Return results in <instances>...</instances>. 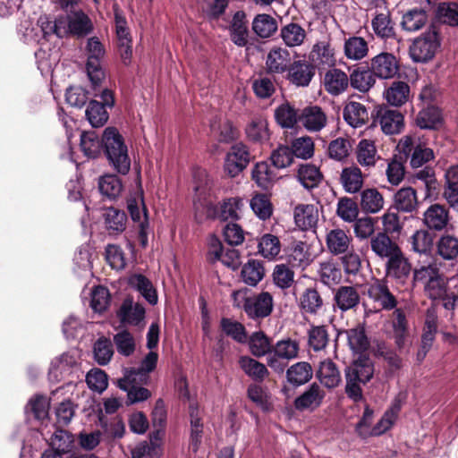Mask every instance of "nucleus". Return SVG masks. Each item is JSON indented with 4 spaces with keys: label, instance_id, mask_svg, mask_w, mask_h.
<instances>
[{
    "label": "nucleus",
    "instance_id": "obj_1",
    "mask_svg": "<svg viewBox=\"0 0 458 458\" xmlns=\"http://www.w3.org/2000/svg\"><path fill=\"white\" fill-rule=\"evenodd\" d=\"M102 145L112 167L121 174H127L131 169V159L124 139L116 128L106 127L104 130Z\"/></svg>",
    "mask_w": 458,
    "mask_h": 458
},
{
    "label": "nucleus",
    "instance_id": "obj_2",
    "mask_svg": "<svg viewBox=\"0 0 458 458\" xmlns=\"http://www.w3.org/2000/svg\"><path fill=\"white\" fill-rule=\"evenodd\" d=\"M374 375L373 361L366 356H360L345 369V393L353 402L362 399L361 385L369 382Z\"/></svg>",
    "mask_w": 458,
    "mask_h": 458
},
{
    "label": "nucleus",
    "instance_id": "obj_3",
    "mask_svg": "<svg viewBox=\"0 0 458 458\" xmlns=\"http://www.w3.org/2000/svg\"><path fill=\"white\" fill-rule=\"evenodd\" d=\"M413 280L423 284L426 295L433 301L445 296L447 291L445 278L433 264L416 268L413 272Z\"/></svg>",
    "mask_w": 458,
    "mask_h": 458
},
{
    "label": "nucleus",
    "instance_id": "obj_4",
    "mask_svg": "<svg viewBox=\"0 0 458 458\" xmlns=\"http://www.w3.org/2000/svg\"><path fill=\"white\" fill-rule=\"evenodd\" d=\"M88 61L86 71L94 89H97L105 78L100 61L105 55V48L97 37L88 39L87 46Z\"/></svg>",
    "mask_w": 458,
    "mask_h": 458
},
{
    "label": "nucleus",
    "instance_id": "obj_5",
    "mask_svg": "<svg viewBox=\"0 0 458 458\" xmlns=\"http://www.w3.org/2000/svg\"><path fill=\"white\" fill-rule=\"evenodd\" d=\"M440 47L437 31L428 30L415 38L410 47V56L416 63H426L431 60Z\"/></svg>",
    "mask_w": 458,
    "mask_h": 458
},
{
    "label": "nucleus",
    "instance_id": "obj_6",
    "mask_svg": "<svg viewBox=\"0 0 458 458\" xmlns=\"http://www.w3.org/2000/svg\"><path fill=\"white\" fill-rule=\"evenodd\" d=\"M300 344L297 340L285 338L278 341L267 357V365L276 372L284 369L285 363L298 357Z\"/></svg>",
    "mask_w": 458,
    "mask_h": 458
},
{
    "label": "nucleus",
    "instance_id": "obj_7",
    "mask_svg": "<svg viewBox=\"0 0 458 458\" xmlns=\"http://www.w3.org/2000/svg\"><path fill=\"white\" fill-rule=\"evenodd\" d=\"M127 209L131 219L138 224L141 245L148 243V221L142 191H138L127 199Z\"/></svg>",
    "mask_w": 458,
    "mask_h": 458
},
{
    "label": "nucleus",
    "instance_id": "obj_8",
    "mask_svg": "<svg viewBox=\"0 0 458 458\" xmlns=\"http://www.w3.org/2000/svg\"><path fill=\"white\" fill-rule=\"evenodd\" d=\"M250 161V154L248 148L242 143L233 145L226 154L225 160V172L230 177L237 176L242 172Z\"/></svg>",
    "mask_w": 458,
    "mask_h": 458
},
{
    "label": "nucleus",
    "instance_id": "obj_9",
    "mask_svg": "<svg viewBox=\"0 0 458 458\" xmlns=\"http://www.w3.org/2000/svg\"><path fill=\"white\" fill-rule=\"evenodd\" d=\"M80 353L77 350H72L55 358L49 369V379L60 381L64 376L72 373L79 363Z\"/></svg>",
    "mask_w": 458,
    "mask_h": 458
},
{
    "label": "nucleus",
    "instance_id": "obj_10",
    "mask_svg": "<svg viewBox=\"0 0 458 458\" xmlns=\"http://www.w3.org/2000/svg\"><path fill=\"white\" fill-rule=\"evenodd\" d=\"M208 259L210 261H221L225 266L236 269L240 263V252L235 249L225 250L221 242L212 237L209 241V249L208 252Z\"/></svg>",
    "mask_w": 458,
    "mask_h": 458
},
{
    "label": "nucleus",
    "instance_id": "obj_11",
    "mask_svg": "<svg viewBox=\"0 0 458 458\" xmlns=\"http://www.w3.org/2000/svg\"><path fill=\"white\" fill-rule=\"evenodd\" d=\"M325 397L324 389L318 384L312 383L294 400V407L300 411H312L322 404Z\"/></svg>",
    "mask_w": 458,
    "mask_h": 458
},
{
    "label": "nucleus",
    "instance_id": "obj_12",
    "mask_svg": "<svg viewBox=\"0 0 458 458\" xmlns=\"http://www.w3.org/2000/svg\"><path fill=\"white\" fill-rule=\"evenodd\" d=\"M274 307L272 295L267 292L250 295L249 304L246 307V314L252 319H259L268 317Z\"/></svg>",
    "mask_w": 458,
    "mask_h": 458
},
{
    "label": "nucleus",
    "instance_id": "obj_13",
    "mask_svg": "<svg viewBox=\"0 0 458 458\" xmlns=\"http://www.w3.org/2000/svg\"><path fill=\"white\" fill-rule=\"evenodd\" d=\"M315 76V66L306 60L291 63L287 70V79L298 87H307Z\"/></svg>",
    "mask_w": 458,
    "mask_h": 458
},
{
    "label": "nucleus",
    "instance_id": "obj_14",
    "mask_svg": "<svg viewBox=\"0 0 458 458\" xmlns=\"http://www.w3.org/2000/svg\"><path fill=\"white\" fill-rule=\"evenodd\" d=\"M292 63L290 52L281 47L269 50L266 58V71L269 74H283L287 72Z\"/></svg>",
    "mask_w": 458,
    "mask_h": 458
},
{
    "label": "nucleus",
    "instance_id": "obj_15",
    "mask_svg": "<svg viewBox=\"0 0 458 458\" xmlns=\"http://www.w3.org/2000/svg\"><path fill=\"white\" fill-rule=\"evenodd\" d=\"M368 295L383 310H391L396 307L395 297L389 291L386 283L382 280H374L369 284Z\"/></svg>",
    "mask_w": 458,
    "mask_h": 458
},
{
    "label": "nucleus",
    "instance_id": "obj_16",
    "mask_svg": "<svg viewBox=\"0 0 458 458\" xmlns=\"http://www.w3.org/2000/svg\"><path fill=\"white\" fill-rule=\"evenodd\" d=\"M357 163L363 168L369 170L374 168L381 159L374 140L362 139L355 148Z\"/></svg>",
    "mask_w": 458,
    "mask_h": 458
},
{
    "label": "nucleus",
    "instance_id": "obj_17",
    "mask_svg": "<svg viewBox=\"0 0 458 458\" xmlns=\"http://www.w3.org/2000/svg\"><path fill=\"white\" fill-rule=\"evenodd\" d=\"M371 70L376 77L387 80L395 76L399 65L395 56L389 53H380L371 60Z\"/></svg>",
    "mask_w": 458,
    "mask_h": 458
},
{
    "label": "nucleus",
    "instance_id": "obj_18",
    "mask_svg": "<svg viewBox=\"0 0 458 458\" xmlns=\"http://www.w3.org/2000/svg\"><path fill=\"white\" fill-rule=\"evenodd\" d=\"M310 56L318 67L333 68L336 64L335 50L329 38L317 41L312 47Z\"/></svg>",
    "mask_w": 458,
    "mask_h": 458
},
{
    "label": "nucleus",
    "instance_id": "obj_19",
    "mask_svg": "<svg viewBox=\"0 0 458 458\" xmlns=\"http://www.w3.org/2000/svg\"><path fill=\"white\" fill-rule=\"evenodd\" d=\"M377 123L386 135L399 134L404 128L403 115L397 110L386 108L378 111Z\"/></svg>",
    "mask_w": 458,
    "mask_h": 458
},
{
    "label": "nucleus",
    "instance_id": "obj_20",
    "mask_svg": "<svg viewBox=\"0 0 458 458\" xmlns=\"http://www.w3.org/2000/svg\"><path fill=\"white\" fill-rule=\"evenodd\" d=\"M299 120L307 131L317 132L326 127L327 115L320 106H310L302 109Z\"/></svg>",
    "mask_w": 458,
    "mask_h": 458
},
{
    "label": "nucleus",
    "instance_id": "obj_21",
    "mask_svg": "<svg viewBox=\"0 0 458 458\" xmlns=\"http://www.w3.org/2000/svg\"><path fill=\"white\" fill-rule=\"evenodd\" d=\"M318 217V209L313 204H299L294 208V223L302 231L314 230L317 227Z\"/></svg>",
    "mask_w": 458,
    "mask_h": 458
},
{
    "label": "nucleus",
    "instance_id": "obj_22",
    "mask_svg": "<svg viewBox=\"0 0 458 458\" xmlns=\"http://www.w3.org/2000/svg\"><path fill=\"white\" fill-rule=\"evenodd\" d=\"M137 380L133 371H124L123 377L118 380V386L127 392L131 403L143 402L150 397L148 389L136 386Z\"/></svg>",
    "mask_w": 458,
    "mask_h": 458
},
{
    "label": "nucleus",
    "instance_id": "obj_23",
    "mask_svg": "<svg viewBox=\"0 0 458 458\" xmlns=\"http://www.w3.org/2000/svg\"><path fill=\"white\" fill-rule=\"evenodd\" d=\"M323 85L329 95L339 96L348 89L349 77L343 70L333 67L325 73Z\"/></svg>",
    "mask_w": 458,
    "mask_h": 458
},
{
    "label": "nucleus",
    "instance_id": "obj_24",
    "mask_svg": "<svg viewBox=\"0 0 458 458\" xmlns=\"http://www.w3.org/2000/svg\"><path fill=\"white\" fill-rule=\"evenodd\" d=\"M339 181L343 189L347 193L354 194L360 191L362 189L364 184V174L358 165H352L343 168Z\"/></svg>",
    "mask_w": 458,
    "mask_h": 458
},
{
    "label": "nucleus",
    "instance_id": "obj_25",
    "mask_svg": "<svg viewBox=\"0 0 458 458\" xmlns=\"http://www.w3.org/2000/svg\"><path fill=\"white\" fill-rule=\"evenodd\" d=\"M326 244L331 254H344L352 249V236L343 229H332L327 233Z\"/></svg>",
    "mask_w": 458,
    "mask_h": 458
},
{
    "label": "nucleus",
    "instance_id": "obj_26",
    "mask_svg": "<svg viewBox=\"0 0 458 458\" xmlns=\"http://www.w3.org/2000/svg\"><path fill=\"white\" fill-rule=\"evenodd\" d=\"M320 384L328 389L337 387L342 382V376L336 364L329 359L319 363L316 374Z\"/></svg>",
    "mask_w": 458,
    "mask_h": 458
},
{
    "label": "nucleus",
    "instance_id": "obj_27",
    "mask_svg": "<svg viewBox=\"0 0 458 458\" xmlns=\"http://www.w3.org/2000/svg\"><path fill=\"white\" fill-rule=\"evenodd\" d=\"M447 209L439 204H433L423 214V224L431 230L441 231L447 225Z\"/></svg>",
    "mask_w": 458,
    "mask_h": 458
},
{
    "label": "nucleus",
    "instance_id": "obj_28",
    "mask_svg": "<svg viewBox=\"0 0 458 458\" xmlns=\"http://www.w3.org/2000/svg\"><path fill=\"white\" fill-rule=\"evenodd\" d=\"M370 248L375 255L386 259L401 248L386 233H377L370 238Z\"/></svg>",
    "mask_w": 458,
    "mask_h": 458
},
{
    "label": "nucleus",
    "instance_id": "obj_29",
    "mask_svg": "<svg viewBox=\"0 0 458 458\" xmlns=\"http://www.w3.org/2000/svg\"><path fill=\"white\" fill-rule=\"evenodd\" d=\"M435 235L426 229L415 231L408 239L411 250L420 255L428 256L434 248Z\"/></svg>",
    "mask_w": 458,
    "mask_h": 458
},
{
    "label": "nucleus",
    "instance_id": "obj_30",
    "mask_svg": "<svg viewBox=\"0 0 458 458\" xmlns=\"http://www.w3.org/2000/svg\"><path fill=\"white\" fill-rule=\"evenodd\" d=\"M411 269V264L401 249L386 259V270L390 276L405 278L410 275Z\"/></svg>",
    "mask_w": 458,
    "mask_h": 458
},
{
    "label": "nucleus",
    "instance_id": "obj_31",
    "mask_svg": "<svg viewBox=\"0 0 458 458\" xmlns=\"http://www.w3.org/2000/svg\"><path fill=\"white\" fill-rule=\"evenodd\" d=\"M50 399L43 394L32 396L26 406V413L29 418L33 417L36 420L44 423L48 420Z\"/></svg>",
    "mask_w": 458,
    "mask_h": 458
},
{
    "label": "nucleus",
    "instance_id": "obj_32",
    "mask_svg": "<svg viewBox=\"0 0 458 458\" xmlns=\"http://www.w3.org/2000/svg\"><path fill=\"white\" fill-rule=\"evenodd\" d=\"M280 38L286 47L293 48L305 42L307 33L300 24L290 22L280 29Z\"/></svg>",
    "mask_w": 458,
    "mask_h": 458
},
{
    "label": "nucleus",
    "instance_id": "obj_33",
    "mask_svg": "<svg viewBox=\"0 0 458 458\" xmlns=\"http://www.w3.org/2000/svg\"><path fill=\"white\" fill-rule=\"evenodd\" d=\"M334 301L335 306L344 312L360 303V294L352 286H340L335 292Z\"/></svg>",
    "mask_w": 458,
    "mask_h": 458
},
{
    "label": "nucleus",
    "instance_id": "obj_34",
    "mask_svg": "<svg viewBox=\"0 0 458 458\" xmlns=\"http://www.w3.org/2000/svg\"><path fill=\"white\" fill-rule=\"evenodd\" d=\"M229 33L232 41L238 47H244L247 44L248 28L244 12L238 11L234 13L229 27Z\"/></svg>",
    "mask_w": 458,
    "mask_h": 458
},
{
    "label": "nucleus",
    "instance_id": "obj_35",
    "mask_svg": "<svg viewBox=\"0 0 458 458\" xmlns=\"http://www.w3.org/2000/svg\"><path fill=\"white\" fill-rule=\"evenodd\" d=\"M343 114L344 121L352 128L363 126L369 119L365 106L355 101H351L345 105Z\"/></svg>",
    "mask_w": 458,
    "mask_h": 458
},
{
    "label": "nucleus",
    "instance_id": "obj_36",
    "mask_svg": "<svg viewBox=\"0 0 458 458\" xmlns=\"http://www.w3.org/2000/svg\"><path fill=\"white\" fill-rule=\"evenodd\" d=\"M118 317L123 323L139 325L145 318V309L142 305L126 299L118 311Z\"/></svg>",
    "mask_w": 458,
    "mask_h": 458
},
{
    "label": "nucleus",
    "instance_id": "obj_37",
    "mask_svg": "<svg viewBox=\"0 0 458 458\" xmlns=\"http://www.w3.org/2000/svg\"><path fill=\"white\" fill-rule=\"evenodd\" d=\"M371 26L377 37L387 39L395 37L394 23L389 12L377 13L371 21Z\"/></svg>",
    "mask_w": 458,
    "mask_h": 458
},
{
    "label": "nucleus",
    "instance_id": "obj_38",
    "mask_svg": "<svg viewBox=\"0 0 458 458\" xmlns=\"http://www.w3.org/2000/svg\"><path fill=\"white\" fill-rule=\"evenodd\" d=\"M129 284L136 289L151 305L157 302V293L152 283L144 276L135 274L129 277Z\"/></svg>",
    "mask_w": 458,
    "mask_h": 458
},
{
    "label": "nucleus",
    "instance_id": "obj_39",
    "mask_svg": "<svg viewBox=\"0 0 458 458\" xmlns=\"http://www.w3.org/2000/svg\"><path fill=\"white\" fill-rule=\"evenodd\" d=\"M384 198L376 188H368L360 193V207L365 213L376 214L384 208Z\"/></svg>",
    "mask_w": 458,
    "mask_h": 458
},
{
    "label": "nucleus",
    "instance_id": "obj_40",
    "mask_svg": "<svg viewBox=\"0 0 458 458\" xmlns=\"http://www.w3.org/2000/svg\"><path fill=\"white\" fill-rule=\"evenodd\" d=\"M384 97L391 106H401L409 100L410 87L403 81H394L385 91Z\"/></svg>",
    "mask_w": 458,
    "mask_h": 458
},
{
    "label": "nucleus",
    "instance_id": "obj_41",
    "mask_svg": "<svg viewBox=\"0 0 458 458\" xmlns=\"http://www.w3.org/2000/svg\"><path fill=\"white\" fill-rule=\"evenodd\" d=\"M252 179L259 187L267 190L277 180V174L268 163L259 162L252 169Z\"/></svg>",
    "mask_w": 458,
    "mask_h": 458
},
{
    "label": "nucleus",
    "instance_id": "obj_42",
    "mask_svg": "<svg viewBox=\"0 0 458 458\" xmlns=\"http://www.w3.org/2000/svg\"><path fill=\"white\" fill-rule=\"evenodd\" d=\"M239 365L243 372L254 381L262 382L268 376V370L265 364L249 356L241 357Z\"/></svg>",
    "mask_w": 458,
    "mask_h": 458
},
{
    "label": "nucleus",
    "instance_id": "obj_43",
    "mask_svg": "<svg viewBox=\"0 0 458 458\" xmlns=\"http://www.w3.org/2000/svg\"><path fill=\"white\" fill-rule=\"evenodd\" d=\"M344 52L347 59L360 61L368 55V42L361 37H351L344 42Z\"/></svg>",
    "mask_w": 458,
    "mask_h": 458
},
{
    "label": "nucleus",
    "instance_id": "obj_44",
    "mask_svg": "<svg viewBox=\"0 0 458 458\" xmlns=\"http://www.w3.org/2000/svg\"><path fill=\"white\" fill-rule=\"evenodd\" d=\"M265 269L262 263L250 259L243 265L241 270L242 281L250 286H256L264 277Z\"/></svg>",
    "mask_w": 458,
    "mask_h": 458
},
{
    "label": "nucleus",
    "instance_id": "obj_45",
    "mask_svg": "<svg viewBox=\"0 0 458 458\" xmlns=\"http://www.w3.org/2000/svg\"><path fill=\"white\" fill-rule=\"evenodd\" d=\"M244 207L243 199L232 197L224 199L219 207V217L224 220H238Z\"/></svg>",
    "mask_w": 458,
    "mask_h": 458
},
{
    "label": "nucleus",
    "instance_id": "obj_46",
    "mask_svg": "<svg viewBox=\"0 0 458 458\" xmlns=\"http://www.w3.org/2000/svg\"><path fill=\"white\" fill-rule=\"evenodd\" d=\"M397 210L410 213L418 206L416 191L411 187H404L397 191L394 197Z\"/></svg>",
    "mask_w": 458,
    "mask_h": 458
},
{
    "label": "nucleus",
    "instance_id": "obj_47",
    "mask_svg": "<svg viewBox=\"0 0 458 458\" xmlns=\"http://www.w3.org/2000/svg\"><path fill=\"white\" fill-rule=\"evenodd\" d=\"M191 434L189 448L193 453H197L199 449L203 435V424L197 408L192 405L190 407Z\"/></svg>",
    "mask_w": 458,
    "mask_h": 458
},
{
    "label": "nucleus",
    "instance_id": "obj_48",
    "mask_svg": "<svg viewBox=\"0 0 458 458\" xmlns=\"http://www.w3.org/2000/svg\"><path fill=\"white\" fill-rule=\"evenodd\" d=\"M297 177L304 188L310 190L320 183L322 174L315 165L302 164L299 166Z\"/></svg>",
    "mask_w": 458,
    "mask_h": 458
},
{
    "label": "nucleus",
    "instance_id": "obj_49",
    "mask_svg": "<svg viewBox=\"0 0 458 458\" xmlns=\"http://www.w3.org/2000/svg\"><path fill=\"white\" fill-rule=\"evenodd\" d=\"M248 139L254 142H265L269 139L267 122L263 117L253 118L245 129Z\"/></svg>",
    "mask_w": 458,
    "mask_h": 458
},
{
    "label": "nucleus",
    "instance_id": "obj_50",
    "mask_svg": "<svg viewBox=\"0 0 458 458\" xmlns=\"http://www.w3.org/2000/svg\"><path fill=\"white\" fill-rule=\"evenodd\" d=\"M253 31L260 38L271 37L277 30V22L269 14L261 13L255 16L252 21Z\"/></svg>",
    "mask_w": 458,
    "mask_h": 458
},
{
    "label": "nucleus",
    "instance_id": "obj_51",
    "mask_svg": "<svg viewBox=\"0 0 458 458\" xmlns=\"http://www.w3.org/2000/svg\"><path fill=\"white\" fill-rule=\"evenodd\" d=\"M286 377L292 385H303L312 377L311 366L305 361L297 362L287 369Z\"/></svg>",
    "mask_w": 458,
    "mask_h": 458
},
{
    "label": "nucleus",
    "instance_id": "obj_52",
    "mask_svg": "<svg viewBox=\"0 0 458 458\" xmlns=\"http://www.w3.org/2000/svg\"><path fill=\"white\" fill-rule=\"evenodd\" d=\"M375 74L372 70H354L349 77V85L360 92L369 91L375 84Z\"/></svg>",
    "mask_w": 458,
    "mask_h": 458
},
{
    "label": "nucleus",
    "instance_id": "obj_53",
    "mask_svg": "<svg viewBox=\"0 0 458 458\" xmlns=\"http://www.w3.org/2000/svg\"><path fill=\"white\" fill-rule=\"evenodd\" d=\"M441 111L434 106L423 108L416 118V123L421 129H435L441 123Z\"/></svg>",
    "mask_w": 458,
    "mask_h": 458
},
{
    "label": "nucleus",
    "instance_id": "obj_54",
    "mask_svg": "<svg viewBox=\"0 0 458 458\" xmlns=\"http://www.w3.org/2000/svg\"><path fill=\"white\" fill-rule=\"evenodd\" d=\"M70 33L78 37L85 36L92 30L89 18L82 12H73L68 14Z\"/></svg>",
    "mask_w": 458,
    "mask_h": 458
},
{
    "label": "nucleus",
    "instance_id": "obj_55",
    "mask_svg": "<svg viewBox=\"0 0 458 458\" xmlns=\"http://www.w3.org/2000/svg\"><path fill=\"white\" fill-rule=\"evenodd\" d=\"M427 18V13L422 9H412L403 15L401 25L404 30L417 31L425 25Z\"/></svg>",
    "mask_w": 458,
    "mask_h": 458
},
{
    "label": "nucleus",
    "instance_id": "obj_56",
    "mask_svg": "<svg viewBox=\"0 0 458 458\" xmlns=\"http://www.w3.org/2000/svg\"><path fill=\"white\" fill-rule=\"evenodd\" d=\"M299 303L303 312L316 314L322 307L323 301L316 289L308 288L301 295Z\"/></svg>",
    "mask_w": 458,
    "mask_h": 458
},
{
    "label": "nucleus",
    "instance_id": "obj_57",
    "mask_svg": "<svg viewBox=\"0 0 458 458\" xmlns=\"http://www.w3.org/2000/svg\"><path fill=\"white\" fill-rule=\"evenodd\" d=\"M329 341L326 326H311L308 331V344L314 352L324 350Z\"/></svg>",
    "mask_w": 458,
    "mask_h": 458
},
{
    "label": "nucleus",
    "instance_id": "obj_58",
    "mask_svg": "<svg viewBox=\"0 0 458 458\" xmlns=\"http://www.w3.org/2000/svg\"><path fill=\"white\" fill-rule=\"evenodd\" d=\"M98 188L104 196L114 199L122 192L123 184L118 176L114 174H106L99 178Z\"/></svg>",
    "mask_w": 458,
    "mask_h": 458
},
{
    "label": "nucleus",
    "instance_id": "obj_59",
    "mask_svg": "<svg viewBox=\"0 0 458 458\" xmlns=\"http://www.w3.org/2000/svg\"><path fill=\"white\" fill-rule=\"evenodd\" d=\"M259 253L267 259H274L281 251V243L277 236L266 233L259 242Z\"/></svg>",
    "mask_w": 458,
    "mask_h": 458
},
{
    "label": "nucleus",
    "instance_id": "obj_60",
    "mask_svg": "<svg viewBox=\"0 0 458 458\" xmlns=\"http://www.w3.org/2000/svg\"><path fill=\"white\" fill-rule=\"evenodd\" d=\"M102 146V140H99L95 131L81 133V148L86 157L96 158L100 154Z\"/></svg>",
    "mask_w": 458,
    "mask_h": 458
},
{
    "label": "nucleus",
    "instance_id": "obj_61",
    "mask_svg": "<svg viewBox=\"0 0 458 458\" xmlns=\"http://www.w3.org/2000/svg\"><path fill=\"white\" fill-rule=\"evenodd\" d=\"M250 205L254 214L261 220L270 218L273 214V205L266 194H256L250 199Z\"/></svg>",
    "mask_w": 458,
    "mask_h": 458
},
{
    "label": "nucleus",
    "instance_id": "obj_62",
    "mask_svg": "<svg viewBox=\"0 0 458 458\" xmlns=\"http://www.w3.org/2000/svg\"><path fill=\"white\" fill-rule=\"evenodd\" d=\"M249 346L250 352L256 357H263L273 349L269 338L261 331L250 335Z\"/></svg>",
    "mask_w": 458,
    "mask_h": 458
},
{
    "label": "nucleus",
    "instance_id": "obj_63",
    "mask_svg": "<svg viewBox=\"0 0 458 458\" xmlns=\"http://www.w3.org/2000/svg\"><path fill=\"white\" fill-rule=\"evenodd\" d=\"M275 118L283 128H293L299 116L296 110L289 103H284L275 110Z\"/></svg>",
    "mask_w": 458,
    "mask_h": 458
},
{
    "label": "nucleus",
    "instance_id": "obj_64",
    "mask_svg": "<svg viewBox=\"0 0 458 458\" xmlns=\"http://www.w3.org/2000/svg\"><path fill=\"white\" fill-rule=\"evenodd\" d=\"M438 255L445 259L452 260L458 257V238L451 235H443L437 244Z\"/></svg>",
    "mask_w": 458,
    "mask_h": 458
}]
</instances>
